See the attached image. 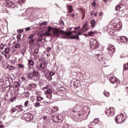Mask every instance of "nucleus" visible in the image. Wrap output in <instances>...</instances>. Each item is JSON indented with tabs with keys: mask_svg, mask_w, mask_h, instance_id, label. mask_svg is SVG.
<instances>
[{
	"mask_svg": "<svg viewBox=\"0 0 128 128\" xmlns=\"http://www.w3.org/2000/svg\"><path fill=\"white\" fill-rule=\"evenodd\" d=\"M68 10H72V5H68Z\"/></svg>",
	"mask_w": 128,
	"mask_h": 128,
	"instance_id": "48",
	"label": "nucleus"
},
{
	"mask_svg": "<svg viewBox=\"0 0 128 128\" xmlns=\"http://www.w3.org/2000/svg\"><path fill=\"white\" fill-rule=\"evenodd\" d=\"M37 42H42V39L39 38L37 40Z\"/></svg>",
	"mask_w": 128,
	"mask_h": 128,
	"instance_id": "63",
	"label": "nucleus"
},
{
	"mask_svg": "<svg viewBox=\"0 0 128 128\" xmlns=\"http://www.w3.org/2000/svg\"><path fill=\"white\" fill-rule=\"evenodd\" d=\"M44 98H42V96H37V100H38L39 102H40L41 100H42V99Z\"/></svg>",
	"mask_w": 128,
	"mask_h": 128,
	"instance_id": "45",
	"label": "nucleus"
},
{
	"mask_svg": "<svg viewBox=\"0 0 128 128\" xmlns=\"http://www.w3.org/2000/svg\"><path fill=\"white\" fill-rule=\"evenodd\" d=\"M74 32V34H76L77 32L76 31H69L68 32V34L69 36H72V33Z\"/></svg>",
	"mask_w": 128,
	"mask_h": 128,
	"instance_id": "37",
	"label": "nucleus"
},
{
	"mask_svg": "<svg viewBox=\"0 0 128 128\" xmlns=\"http://www.w3.org/2000/svg\"><path fill=\"white\" fill-rule=\"evenodd\" d=\"M110 80L113 84H114L115 82H118V79H117L116 77H111Z\"/></svg>",
	"mask_w": 128,
	"mask_h": 128,
	"instance_id": "11",
	"label": "nucleus"
},
{
	"mask_svg": "<svg viewBox=\"0 0 128 128\" xmlns=\"http://www.w3.org/2000/svg\"><path fill=\"white\" fill-rule=\"evenodd\" d=\"M58 124L59 122H62L64 120V116H60V115H58Z\"/></svg>",
	"mask_w": 128,
	"mask_h": 128,
	"instance_id": "18",
	"label": "nucleus"
},
{
	"mask_svg": "<svg viewBox=\"0 0 128 128\" xmlns=\"http://www.w3.org/2000/svg\"><path fill=\"white\" fill-rule=\"evenodd\" d=\"M34 39H30L29 44H32V46H34Z\"/></svg>",
	"mask_w": 128,
	"mask_h": 128,
	"instance_id": "38",
	"label": "nucleus"
},
{
	"mask_svg": "<svg viewBox=\"0 0 128 128\" xmlns=\"http://www.w3.org/2000/svg\"><path fill=\"white\" fill-rule=\"evenodd\" d=\"M80 26L75 27L74 28V30H80Z\"/></svg>",
	"mask_w": 128,
	"mask_h": 128,
	"instance_id": "53",
	"label": "nucleus"
},
{
	"mask_svg": "<svg viewBox=\"0 0 128 128\" xmlns=\"http://www.w3.org/2000/svg\"><path fill=\"white\" fill-rule=\"evenodd\" d=\"M4 44H2L0 46V48H1V50H4Z\"/></svg>",
	"mask_w": 128,
	"mask_h": 128,
	"instance_id": "54",
	"label": "nucleus"
},
{
	"mask_svg": "<svg viewBox=\"0 0 128 128\" xmlns=\"http://www.w3.org/2000/svg\"><path fill=\"white\" fill-rule=\"evenodd\" d=\"M46 78L48 80H52V76L48 75L46 76Z\"/></svg>",
	"mask_w": 128,
	"mask_h": 128,
	"instance_id": "40",
	"label": "nucleus"
},
{
	"mask_svg": "<svg viewBox=\"0 0 128 128\" xmlns=\"http://www.w3.org/2000/svg\"><path fill=\"white\" fill-rule=\"evenodd\" d=\"M18 67L20 68H24V65L22 64H18Z\"/></svg>",
	"mask_w": 128,
	"mask_h": 128,
	"instance_id": "55",
	"label": "nucleus"
},
{
	"mask_svg": "<svg viewBox=\"0 0 128 128\" xmlns=\"http://www.w3.org/2000/svg\"><path fill=\"white\" fill-rule=\"evenodd\" d=\"M33 76L34 78V82H38L40 80V74L36 70H34L32 72Z\"/></svg>",
	"mask_w": 128,
	"mask_h": 128,
	"instance_id": "2",
	"label": "nucleus"
},
{
	"mask_svg": "<svg viewBox=\"0 0 128 128\" xmlns=\"http://www.w3.org/2000/svg\"><path fill=\"white\" fill-rule=\"evenodd\" d=\"M16 96H15L13 97L11 100H10V102H16Z\"/></svg>",
	"mask_w": 128,
	"mask_h": 128,
	"instance_id": "36",
	"label": "nucleus"
},
{
	"mask_svg": "<svg viewBox=\"0 0 128 128\" xmlns=\"http://www.w3.org/2000/svg\"><path fill=\"white\" fill-rule=\"evenodd\" d=\"M90 24L92 28H94L96 26V21L94 20H91Z\"/></svg>",
	"mask_w": 128,
	"mask_h": 128,
	"instance_id": "23",
	"label": "nucleus"
},
{
	"mask_svg": "<svg viewBox=\"0 0 128 128\" xmlns=\"http://www.w3.org/2000/svg\"><path fill=\"white\" fill-rule=\"evenodd\" d=\"M20 46V44H17L15 45L16 48H18Z\"/></svg>",
	"mask_w": 128,
	"mask_h": 128,
	"instance_id": "49",
	"label": "nucleus"
},
{
	"mask_svg": "<svg viewBox=\"0 0 128 128\" xmlns=\"http://www.w3.org/2000/svg\"><path fill=\"white\" fill-rule=\"evenodd\" d=\"M120 40L121 42L126 44V42H128V39L126 36H121L120 37Z\"/></svg>",
	"mask_w": 128,
	"mask_h": 128,
	"instance_id": "13",
	"label": "nucleus"
},
{
	"mask_svg": "<svg viewBox=\"0 0 128 128\" xmlns=\"http://www.w3.org/2000/svg\"><path fill=\"white\" fill-rule=\"evenodd\" d=\"M34 106H36V108H38V106H40V102H37L36 104H35Z\"/></svg>",
	"mask_w": 128,
	"mask_h": 128,
	"instance_id": "41",
	"label": "nucleus"
},
{
	"mask_svg": "<svg viewBox=\"0 0 128 128\" xmlns=\"http://www.w3.org/2000/svg\"><path fill=\"white\" fill-rule=\"evenodd\" d=\"M29 86L32 88H36V84H29Z\"/></svg>",
	"mask_w": 128,
	"mask_h": 128,
	"instance_id": "29",
	"label": "nucleus"
},
{
	"mask_svg": "<svg viewBox=\"0 0 128 128\" xmlns=\"http://www.w3.org/2000/svg\"><path fill=\"white\" fill-rule=\"evenodd\" d=\"M40 68H42V70H44V68H46V64H44V63H40Z\"/></svg>",
	"mask_w": 128,
	"mask_h": 128,
	"instance_id": "32",
	"label": "nucleus"
},
{
	"mask_svg": "<svg viewBox=\"0 0 128 128\" xmlns=\"http://www.w3.org/2000/svg\"><path fill=\"white\" fill-rule=\"evenodd\" d=\"M80 106H76L72 110L74 112H80Z\"/></svg>",
	"mask_w": 128,
	"mask_h": 128,
	"instance_id": "10",
	"label": "nucleus"
},
{
	"mask_svg": "<svg viewBox=\"0 0 128 128\" xmlns=\"http://www.w3.org/2000/svg\"><path fill=\"white\" fill-rule=\"evenodd\" d=\"M98 120L95 119L92 123V125L94 126H96V124H98V122H97L96 121Z\"/></svg>",
	"mask_w": 128,
	"mask_h": 128,
	"instance_id": "27",
	"label": "nucleus"
},
{
	"mask_svg": "<svg viewBox=\"0 0 128 128\" xmlns=\"http://www.w3.org/2000/svg\"><path fill=\"white\" fill-rule=\"evenodd\" d=\"M82 20H84V18L86 14H84V13H82Z\"/></svg>",
	"mask_w": 128,
	"mask_h": 128,
	"instance_id": "62",
	"label": "nucleus"
},
{
	"mask_svg": "<svg viewBox=\"0 0 128 128\" xmlns=\"http://www.w3.org/2000/svg\"><path fill=\"white\" fill-rule=\"evenodd\" d=\"M95 42H94L90 45V48L92 50H96L100 46V42H98L96 40Z\"/></svg>",
	"mask_w": 128,
	"mask_h": 128,
	"instance_id": "6",
	"label": "nucleus"
},
{
	"mask_svg": "<svg viewBox=\"0 0 128 128\" xmlns=\"http://www.w3.org/2000/svg\"><path fill=\"white\" fill-rule=\"evenodd\" d=\"M22 118L25 119L26 122H30L34 120V116L30 113H25L22 114Z\"/></svg>",
	"mask_w": 128,
	"mask_h": 128,
	"instance_id": "1",
	"label": "nucleus"
},
{
	"mask_svg": "<svg viewBox=\"0 0 128 128\" xmlns=\"http://www.w3.org/2000/svg\"><path fill=\"white\" fill-rule=\"evenodd\" d=\"M108 52L109 54H114V52H116V48H114V46L110 45V46H108Z\"/></svg>",
	"mask_w": 128,
	"mask_h": 128,
	"instance_id": "7",
	"label": "nucleus"
},
{
	"mask_svg": "<svg viewBox=\"0 0 128 128\" xmlns=\"http://www.w3.org/2000/svg\"><path fill=\"white\" fill-rule=\"evenodd\" d=\"M52 50V48L48 47L46 48V52H50Z\"/></svg>",
	"mask_w": 128,
	"mask_h": 128,
	"instance_id": "57",
	"label": "nucleus"
},
{
	"mask_svg": "<svg viewBox=\"0 0 128 128\" xmlns=\"http://www.w3.org/2000/svg\"><path fill=\"white\" fill-rule=\"evenodd\" d=\"M17 32L18 34H22V33L24 32V30H22V29L18 30H17Z\"/></svg>",
	"mask_w": 128,
	"mask_h": 128,
	"instance_id": "43",
	"label": "nucleus"
},
{
	"mask_svg": "<svg viewBox=\"0 0 128 128\" xmlns=\"http://www.w3.org/2000/svg\"><path fill=\"white\" fill-rule=\"evenodd\" d=\"M77 36H82V32H78L77 34H76Z\"/></svg>",
	"mask_w": 128,
	"mask_h": 128,
	"instance_id": "60",
	"label": "nucleus"
},
{
	"mask_svg": "<svg viewBox=\"0 0 128 128\" xmlns=\"http://www.w3.org/2000/svg\"><path fill=\"white\" fill-rule=\"evenodd\" d=\"M50 34H52L50 32H48V31L45 32L43 34V36H50Z\"/></svg>",
	"mask_w": 128,
	"mask_h": 128,
	"instance_id": "22",
	"label": "nucleus"
},
{
	"mask_svg": "<svg viewBox=\"0 0 128 128\" xmlns=\"http://www.w3.org/2000/svg\"><path fill=\"white\" fill-rule=\"evenodd\" d=\"M14 66L12 65L9 66V70H14Z\"/></svg>",
	"mask_w": 128,
	"mask_h": 128,
	"instance_id": "52",
	"label": "nucleus"
},
{
	"mask_svg": "<svg viewBox=\"0 0 128 128\" xmlns=\"http://www.w3.org/2000/svg\"><path fill=\"white\" fill-rule=\"evenodd\" d=\"M28 104V100H26L24 103L25 106H26Z\"/></svg>",
	"mask_w": 128,
	"mask_h": 128,
	"instance_id": "59",
	"label": "nucleus"
},
{
	"mask_svg": "<svg viewBox=\"0 0 128 128\" xmlns=\"http://www.w3.org/2000/svg\"><path fill=\"white\" fill-rule=\"evenodd\" d=\"M6 6L7 8H16V3L12 2H6Z\"/></svg>",
	"mask_w": 128,
	"mask_h": 128,
	"instance_id": "8",
	"label": "nucleus"
},
{
	"mask_svg": "<svg viewBox=\"0 0 128 128\" xmlns=\"http://www.w3.org/2000/svg\"><path fill=\"white\" fill-rule=\"evenodd\" d=\"M84 116V113H78V114L77 116H73V120H75V122H82V120H80L81 118H82Z\"/></svg>",
	"mask_w": 128,
	"mask_h": 128,
	"instance_id": "3",
	"label": "nucleus"
},
{
	"mask_svg": "<svg viewBox=\"0 0 128 128\" xmlns=\"http://www.w3.org/2000/svg\"><path fill=\"white\" fill-rule=\"evenodd\" d=\"M20 36H22L21 34H18V35H17L16 38H18V40H20Z\"/></svg>",
	"mask_w": 128,
	"mask_h": 128,
	"instance_id": "46",
	"label": "nucleus"
},
{
	"mask_svg": "<svg viewBox=\"0 0 128 128\" xmlns=\"http://www.w3.org/2000/svg\"><path fill=\"white\" fill-rule=\"evenodd\" d=\"M30 30V27H28V28H26V32H28V30Z\"/></svg>",
	"mask_w": 128,
	"mask_h": 128,
	"instance_id": "61",
	"label": "nucleus"
},
{
	"mask_svg": "<svg viewBox=\"0 0 128 128\" xmlns=\"http://www.w3.org/2000/svg\"><path fill=\"white\" fill-rule=\"evenodd\" d=\"M26 0H18V4H25Z\"/></svg>",
	"mask_w": 128,
	"mask_h": 128,
	"instance_id": "34",
	"label": "nucleus"
},
{
	"mask_svg": "<svg viewBox=\"0 0 128 128\" xmlns=\"http://www.w3.org/2000/svg\"><path fill=\"white\" fill-rule=\"evenodd\" d=\"M122 4H119L116 7V10H120V8H122Z\"/></svg>",
	"mask_w": 128,
	"mask_h": 128,
	"instance_id": "24",
	"label": "nucleus"
},
{
	"mask_svg": "<svg viewBox=\"0 0 128 128\" xmlns=\"http://www.w3.org/2000/svg\"><path fill=\"white\" fill-rule=\"evenodd\" d=\"M58 115H54L52 118V120L54 122H56V124H58Z\"/></svg>",
	"mask_w": 128,
	"mask_h": 128,
	"instance_id": "12",
	"label": "nucleus"
},
{
	"mask_svg": "<svg viewBox=\"0 0 128 128\" xmlns=\"http://www.w3.org/2000/svg\"><path fill=\"white\" fill-rule=\"evenodd\" d=\"M28 64H30V66H34V62L32 60H28Z\"/></svg>",
	"mask_w": 128,
	"mask_h": 128,
	"instance_id": "31",
	"label": "nucleus"
},
{
	"mask_svg": "<svg viewBox=\"0 0 128 128\" xmlns=\"http://www.w3.org/2000/svg\"><path fill=\"white\" fill-rule=\"evenodd\" d=\"M34 54H38V48H36L34 50Z\"/></svg>",
	"mask_w": 128,
	"mask_h": 128,
	"instance_id": "44",
	"label": "nucleus"
},
{
	"mask_svg": "<svg viewBox=\"0 0 128 128\" xmlns=\"http://www.w3.org/2000/svg\"><path fill=\"white\" fill-rule=\"evenodd\" d=\"M27 78H28L29 80H34V77L32 72L28 73L27 74Z\"/></svg>",
	"mask_w": 128,
	"mask_h": 128,
	"instance_id": "15",
	"label": "nucleus"
},
{
	"mask_svg": "<svg viewBox=\"0 0 128 128\" xmlns=\"http://www.w3.org/2000/svg\"><path fill=\"white\" fill-rule=\"evenodd\" d=\"M106 110H107L105 111V112L108 116H112L114 114L116 110L114 108H110L108 110V108Z\"/></svg>",
	"mask_w": 128,
	"mask_h": 128,
	"instance_id": "5",
	"label": "nucleus"
},
{
	"mask_svg": "<svg viewBox=\"0 0 128 128\" xmlns=\"http://www.w3.org/2000/svg\"><path fill=\"white\" fill-rule=\"evenodd\" d=\"M94 34H96V31H91L88 32V35H87V36H94Z\"/></svg>",
	"mask_w": 128,
	"mask_h": 128,
	"instance_id": "17",
	"label": "nucleus"
},
{
	"mask_svg": "<svg viewBox=\"0 0 128 128\" xmlns=\"http://www.w3.org/2000/svg\"><path fill=\"white\" fill-rule=\"evenodd\" d=\"M96 58H97L99 62H102L104 60V58L100 54H98L96 55Z\"/></svg>",
	"mask_w": 128,
	"mask_h": 128,
	"instance_id": "14",
	"label": "nucleus"
},
{
	"mask_svg": "<svg viewBox=\"0 0 128 128\" xmlns=\"http://www.w3.org/2000/svg\"><path fill=\"white\" fill-rule=\"evenodd\" d=\"M46 94H52V89L49 88L47 90L46 92Z\"/></svg>",
	"mask_w": 128,
	"mask_h": 128,
	"instance_id": "28",
	"label": "nucleus"
},
{
	"mask_svg": "<svg viewBox=\"0 0 128 128\" xmlns=\"http://www.w3.org/2000/svg\"><path fill=\"white\" fill-rule=\"evenodd\" d=\"M72 82L75 88H76L77 86L78 87V81H76V82L73 81Z\"/></svg>",
	"mask_w": 128,
	"mask_h": 128,
	"instance_id": "25",
	"label": "nucleus"
},
{
	"mask_svg": "<svg viewBox=\"0 0 128 128\" xmlns=\"http://www.w3.org/2000/svg\"><path fill=\"white\" fill-rule=\"evenodd\" d=\"M60 24L61 25L64 24V20H60Z\"/></svg>",
	"mask_w": 128,
	"mask_h": 128,
	"instance_id": "58",
	"label": "nucleus"
},
{
	"mask_svg": "<svg viewBox=\"0 0 128 128\" xmlns=\"http://www.w3.org/2000/svg\"><path fill=\"white\" fill-rule=\"evenodd\" d=\"M46 97L48 98H49V100H50V98H52V94H46Z\"/></svg>",
	"mask_w": 128,
	"mask_h": 128,
	"instance_id": "39",
	"label": "nucleus"
},
{
	"mask_svg": "<svg viewBox=\"0 0 128 128\" xmlns=\"http://www.w3.org/2000/svg\"><path fill=\"white\" fill-rule=\"evenodd\" d=\"M52 32H53L54 34V36H60V30H58V29L57 28H53Z\"/></svg>",
	"mask_w": 128,
	"mask_h": 128,
	"instance_id": "9",
	"label": "nucleus"
},
{
	"mask_svg": "<svg viewBox=\"0 0 128 128\" xmlns=\"http://www.w3.org/2000/svg\"><path fill=\"white\" fill-rule=\"evenodd\" d=\"M128 70V62L127 64H125L124 65V70Z\"/></svg>",
	"mask_w": 128,
	"mask_h": 128,
	"instance_id": "30",
	"label": "nucleus"
},
{
	"mask_svg": "<svg viewBox=\"0 0 128 128\" xmlns=\"http://www.w3.org/2000/svg\"><path fill=\"white\" fill-rule=\"evenodd\" d=\"M86 26H88V22L85 23L84 26L82 27V30L83 32H86L88 30V28H86Z\"/></svg>",
	"mask_w": 128,
	"mask_h": 128,
	"instance_id": "19",
	"label": "nucleus"
},
{
	"mask_svg": "<svg viewBox=\"0 0 128 128\" xmlns=\"http://www.w3.org/2000/svg\"><path fill=\"white\" fill-rule=\"evenodd\" d=\"M70 18H74V14H70Z\"/></svg>",
	"mask_w": 128,
	"mask_h": 128,
	"instance_id": "56",
	"label": "nucleus"
},
{
	"mask_svg": "<svg viewBox=\"0 0 128 128\" xmlns=\"http://www.w3.org/2000/svg\"><path fill=\"white\" fill-rule=\"evenodd\" d=\"M18 110V108H13L10 110V112L12 114H14L15 112H16Z\"/></svg>",
	"mask_w": 128,
	"mask_h": 128,
	"instance_id": "33",
	"label": "nucleus"
},
{
	"mask_svg": "<svg viewBox=\"0 0 128 128\" xmlns=\"http://www.w3.org/2000/svg\"><path fill=\"white\" fill-rule=\"evenodd\" d=\"M92 6L93 7H96V2H93L92 4Z\"/></svg>",
	"mask_w": 128,
	"mask_h": 128,
	"instance_id": "50",
	"label": "nucleus"
},
{
	"mask_svg": "<svg viewBox=\"0 0 128 128\" xmlns=\"http://www.w3.org/2000/svg\"><path fill=\"white\" fill-rule=\"evenodd\" d=\"M41 26H48V22H42V23L40 24Z\"/></svg>",
	"mask_w": 128,
	"mask_h": 128,
	"instance_id": "47",
	"label": "nucleus"
},
{
	"mask_svg": "<svg viewBox=\"0 0 128 128\" xmlns=\"http://www.w3.org/2000/svg\"><path fill=\"white\" fill-rule=\"evenodd\" d=\"M104 96H106L107 98H108V96H110V92H107L106 93V92H104Z\"/></svg>",
	"mask_w": 128,
	"mask_h": 128,
	"instance_id": "42",
	"label": "nucleus"
},
{
	"mask_svg": "<svg viewBox=\"0 0 128 128\" xmlns=\"http://www.w3.org/2000/svg\"><path fill=\"white\" fill-rule=\"evenodd\" d=\"M70 40H80V37L76 35H72L70 37Z\"/></svg>",
	"mask_w": 128,
	"mask_h": 128,
	"instance_id": "16",
	"label": "nucleus"
},
{
	"mask_svg": "<svg viewBox=\"0 0 128 128\" xmlns=\"http://www.w3.org/2000/svg\"><path fill=\"white\" fill-rule=\"evenodd\" d=\"M14 86L16 88H20V84L18 82H14Z\"/></svg>",
	"mask_w": 128,
	"mask_h": 128,
	"instance_id": "20",
	"label": "nucleus"
},
{
	"mask_svg": "<svg viewBox=\"0 0 128 128\" xmlns=\"http://www.w3.org/2000/svg\"><path fill=\"white\" fill-rule=\"evenodd\" d=\"M54 28L52 26H48V29L47 30L46 32H50Z\"/></svg>",
	"mask_w": 128,
	"mask_h": 128,
	"instance_id": "26",
	"label": "nucleus"
},
{
	"mask_svg": "<svg viewBox=\"0 0 128 128\" xmlns=\"http://www.w3.org/2000/svg\"><path fill=\"white\" fill-rule=\"evenodd\" d=\"M54 75V72H51L49 73V76H52Z\"/></svg>",
	"mask_w": 128,
	"mask_h": 128,
	"instance_id": "51",
	"label": "nucleus"
},
{
	"mask_svg": "<svg viewBox=\"0 0 128 128\" xmlns=\"http://www.w3.org/2000/svg\"><path fill=\"white\" fill-rule=\"evenodd\" d=\"M4 52H5V54H9L10 53V48H6Z\"/></svg>",
	"mask_w": 128,
	"mask_h": 128,
	"instance_id": "35",
	"label": "nucleus"
},
{
	"mask_svg": "<svg viewBox=\"0 0 128 128\" xmlns=\"http://www.w3.org/2000/svg\"><path fill=\"white\" fill-rule=\"evenodd\" d=\"M116 122L118 124H124V116L122 115H118L115 118Z\"/></svg>",
	"mask_w": 128,
	"mask_h": 128,
	"instance_id": "4",
	"label": "nucleus"
},
{
	"mask_svg": "<svg viewBox=\"0 0 128 128\" xmlns=\"http://www.w3.org/2000/svg\"><path fill=\"white\" fill-rule=\"evenodd\" d=\"M63 128H68V124H66V126H64Z\"/></svg>",
	"mask_w": 128,
	"mask_h": 128,
	"instance_id": "64",
	"label": "nucleus"
},
{
	"mask_svg": "<svg viewBox=\"0 0 128 128\" xmlns=\"http://www.w3.org/2000/svg\"><path fill=\"white\" fill-rule=\"evenodd\" d=\"M15 108H17V110H18V112H24L21 106H16Z\"/></svg>",
	"mask_w": 128,
	"mask_h": 128,
	"instance_id": "21",
	"label": "nucleus"
}]
</instances>
